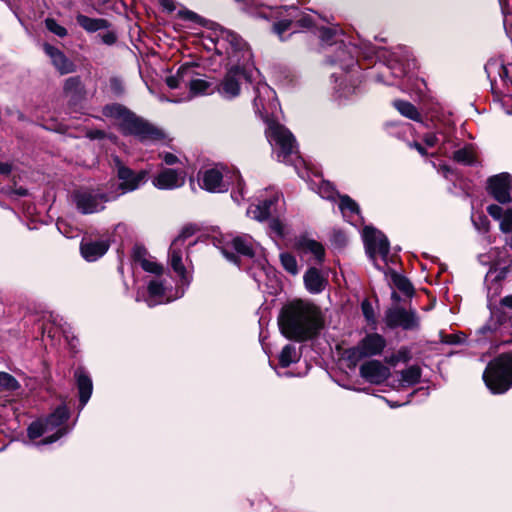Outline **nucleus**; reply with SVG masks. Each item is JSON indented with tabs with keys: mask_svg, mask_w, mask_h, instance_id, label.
<instances>
[{
	"mask_svg": "<svg viewBox=\"0 0 512 512\" xmlns=\"http://www.w3.org/2000/svg\"><path fill=\"white\" fill-rule=\"evenodd\" d=\"M266 137L279 162L297 166L296 161L300 160L298 147L294 136L286 127L270 121L266 129Z\"/></svg>",
	"mask_w": 512,
	"mask_h": 512,
	"instance_id": "6e6552de",
	"label": "nucleus"
},
{
	"mask_svg": "<svg viewBox=\"0 0 512 512\" xmlns=\"http://www.w3.org/2000/svg\"><path fill=\"white\" fill-rule=\"evenodd\" d=\"M64 95L69 98L73 104L78 103L84 98L85 88L78 76L70 77L65 80L63 87Z\"/></svg>",
	"mask_w": 512,
	"mask_h": 512,
	"instance_id": "7c9ffc66",
	"label": "nucleus"
},
{
	"mask_svg": "<svg viewBox=\"0 0 512 512\" xmlns=\"http://www.w3.org/2000/svg\"><path fill=\"white\" fill-rule=\"evenodd\" d=\"M510 330V328L508 330H503L502 332L501 331H497V332H493V331H487L485 334H481L479 331L477 332L478 335H479V338L477 339L478 342H482L483 340L485 339H489L491 342L493 343H496V346H499V343H510L511 340L507 339V340H500V338L508 333Z\"/></svg>",
	"mask_w": 512,
	"mask_h": 512,
	"instance_id": "de8ad7c7",
	"label": "nucleus"
},
{
	"mask_svg": "<svg viewBox=\"0 0 512 512\" xmlns=\"http://www.w3.org/2000/svg\"><path fill=\"white\" fill-rule=\"evenodd\" d=\"M114 165L120 181L118 188L121 191V195L135 191L147 181L149 171L146 169L135 172L126 167L117 156L114 157Z\"/></svg>",
	"mask_w": 512,
	"mask_h": 512,
	"instance_id": "4468645a",
	"label": "nucleus"
},
{
	"mask_svg": "<svg viewBox=\"0 0 512 512\" xmlns=\"http://www.w3.org/2000/svg\"><path fill=\"white\" fill-rule=\"evenodd\" d=\"M393 106L402 116L416 122L422 121L420 112L412 103L404 100H395Z\"/></svg>",
	"mask_w": 512,
	"mask_h": 512,
	"instance_id": "e433bc0d",
	"label": "nucleus"
},
{
	"mask_svg": "<svg viewBox=\"0 0 512 512\" xmlns=\"http://www.w3.org/2000/svg\"><path fill=\"white\" fill-rule=\"evenodd\" d=\"M187 231H183L181 235L174 239L169 249V261L172 269L180 278L182 285H189L190 277L186 272L183 264V256L186 253Z\"/></svg>",
	"mask_w": 512,
	"mask_h": 512,
	"instance_id": "a211bd4d",
	"label": "nucleus"
},
{
	"mask_svg": "<svg viewBox=\"0 0 512 512\" xmlns=\"http://www.w3.org/2000/svg\"><path fill=\"white\" fill-rule=\"evenodd\" d=\"M351 48L356 50L355 46H347L343 43L339 44L336 49L335 57L330 60L331 64L339 65L343 70L339 76L336 75V73L331 75V79L334 81L333 99L339 104L352 98V96L360 91L358 80L350 74L357 66V60Z\"/></svg>",
	"mask_w": 512,
	"mask_h": 512,
	"instance_id": "20e7f679",
	"label": "nucleus"
},
{
	"mask_svg": "<svg viewBox=\"0 0 512 512\" xmlns=\"http://www.w3.org/2000/svg\"><path fill=\"white\" fill-rule=\"evenodd\" d=\"M278 359L280 366L286 368L291 364L298 362L300 359V353L295 345L287 344L282 348Z\"/></svg>",
	"mask_w": 512,
	"mask_h": 512,
	"instance_id": "58836bf2",
	"label": "nucleus"
},
{
	"mask_svg": "<svg viewBox=\"0 0 512 512\" xmlns=\"http://www.w3.org/2000/svg\"><path fill=\"white\" fill-rule=\"evenodd\" d=\"M483 380L493 394H503L512 387V352L503 353L490 361Z\"/></svg>",
	"mask_w": 512,
	"mask_h": 512,
	"instance_id": "1a4fd4ad",
	"label": "nucleus"
},
{
	"mask_svg": "<svg viewBox=\"0 0 512 512\" xmlns=\"http://www.w3.org/2000/svg\"><path fill=\"white\" fill-rule=\"evenodd\" d=\"M472 222L474 224V227L477 229V231H479L481 233L488 232L489 220L485 215H483V214L473 215Z\"/></svg>",
	"mask_w": 512,
	"mask_h": 512,
	"instance_id": "8fccbe9b",
	"label": "nucleus"
},
{
	"mask_svg": "<svg viewBox=\"0 0 512 512\" xmlns=\"http://www.w3.org/2000/svg\"><path fill=\"white\" fill-rule=\"evenodd\" d=\"M339 198V209L343 217L351 224L356 225L361 218L358 204L348 195L339 196Z\"/></svg>",
	"mask_w": 512,
	"mask_h": 512,
	"instance_id": "2f4dec72",
	"label": "nucleus"
},
{
	"mask_svg": "<svg viewBox=\"0 0 512 512\" xmlns=\"http://www.w3.org/2000/svg\"><path fill=\"white\" fill-rule=\"evenodd\" d=\"M363 240L366 248V253L377 266V255L384 261H388L390 244L387 237L380 231L371 226H366L363 229Z\"/></svg>",
	"mask_w": 512,
	"mask_h": 512,
	"instance_id": "f8f14e48",
	"label": "nucleus"
},
{
	"mask_svg": "<svg viewBox=\"0 0 512 512\" xmlns=\"http://www.w3.org/2000/svg\"><path fill=\"white\" fill-rule=\"evenodd\" d=\"M310 187L323 199L334 201L338 196L334 186L330 182L324 181L321 178L313 180L310 184Z\"/></svg>",
	"mask_w": 512,
	"mask_h": 512,
	"instance_id": "c9c22d12",
	"label": "nucleus"
},
{
	"mask_svg": "<svg viewBox=\"0 0 512 512\" xmlns=\"http://www.w3.org/2000/svg\"><path fill=\"white\" fill-rule=\"evenodd\" d=\"M410 50L406 46L395 47L387 57V69L395 78L405 76L413 65Z\"/></svg>",
	"mask_w": 512,
	"mask_h": 512,
	"instance_id": "6ab92c4d",
	"label": "nucleus"
},
{
	"mask_svg": "<svg viewBox=\"0 0 512 512\" xmlns=\"http://www.w3.org/2000/svg\"><path fill=\"white\" fill-rule=\"evenodd\" d=\"M453 159L464 165H472L475 162V152L472 146H465L454 152Z\"/></svg>",
	"mask_w": 512,
	"mask_h": 512,
	"instance_id": "79ce46f5",
	"label": "nucleus"
},
{
	"mask_svg": "<svg viewBox=\"0 0 512 512\" xmlns=\"http://www.w3.org/2000/svg\"><path fill=\"white\" fill-rule=\"evenodd\" d=\"M270 233L278 238H284L289 233L288 226L280 219H271L269 222Z\"/></svg>",
	"mask_w": 512,
	"mask_h": 512,
	"instance_id": "49530a36",
	"label": "nucleus"
},
{
	"mask_svg": "<svg viewBox=\"0 0 512 512\" xmlns=\"http://www.w3.org/2000/svg\"><path fill=\"white\" fill-rule=\"evenodd\" d=\"M410 146L414 147L421 155L427 154L425 148L418 142H414Z\"/></svg>",
	"mask_w": 512,
	"mask_h": 512,
	"instance_id": "0e129e2a",
	"label": "nucleus"
},
{
	"mask_svg": "<svg viewBox=\"0 0 512 512\" xmlns=\"http://www.w3.org/2000/svg\"><path fill=\"white\" fill-rule=\"evenodd\" d=\"M232 172L219 167L203 171L199 177L201 188L212 193L226 192L230 185Z\"/></svg>",
	"mask_w": 512,
	"mask_h": 512,
	"instance_id": "dca6fc26",
	"label": "nucleus"
},
{
	"mask_svg": "<svg viewBox=\"0 0 512 512\" xmlns=\"http://www.w3.org/2000/svg\"><path fill=\"white\" fill-rule=\"evenodd\" d=\"M223 245L221 246V251L223 255L230 261L236 262V256L230 252L229 250H235L238 254H241L246 257H254L256 254V250L258 245L254 242L251 236L244 235H227L223 237Z\"/></svg>",
	"mask_w": 512,
	"mask_h": 512,
	"instance_id": "ddd939ff",
	"label": "nucleus"
},
{
	"mask_svg": "<svg viewBox=\"0 0 512 512\" xmlns=\"http://www.w3.org/2000/svg\"><path fill=\"white\" fill-rule=\"evenodd\" d=\"M45 26L46 28L53 34H55L58 37H65L67 36L68 32L65 27L60 25L55 19L53 18H47L45 19Z\"/></svg>",
	"mask_w": 512,
	"mask_h": 512,
	"instance_id": "09e8293b",
	"label": "nucleus"
},
{
	"mask_svg": "<svg viewBox=\"0 0 512 512\" xmlns=\"http://www.w3.org/2000/svg\"><path fill=\"white\" fill-rule=\"evenodd\" d=\"M201 42L205 50L224 56L227 72L217 87L225 99H233L240 93L242 80L251 82L250 62L252 53L247 43L237 34L219 26H214L202 34Z\"/></svg>",
	"mask_w": 512,
	"mask_h": 512,
	"instance_id": "f257e3e1",
	"label": "nucleus"
},
{
	"mask_svg": "<svg viewBox=\"0 0 512 512\" xmlns=\"http://www.w3.org/2000/svg\"><path fill=\"white\" fill-rule=\"evenodd\" d=\"M297 247L303 254H310L314 260L321 263L325 257V249L320 242L307 237H302L297 242Z\"/></svg>",
	"mask_w": 512,
	"mask_h": 512,
	"instance_id": "c85d7f7f",
	"label": "nucleus"
},
{
	"mask_svg": "<svg viewBox=\"0 0 512 512\" xmlns=\"http://www.w3.org/2000/svg\"><path fill=\"white\" fill-rule=\"evenodd\" d=\"M147 294L144 291H137L136 301H144L149 307H154L159 304L169 303L184 295V289L178 288L174 294L169 290L162 276L152 277L147 279Z\"/></svg>",
	"mask_w": 512,
	"mask_h": 512,
	"instance_id": "9d476101",
	"label": "nucleus"
},
{
	"mask_svg": "<svg viewBox=\"0 0 512 512\" xmlns=\"http://www.w3.org/2000/svg\"><path fill=\"white\" fill-rule=\"evenodd\" d=\"M74 378L76 381V385L79 391V402L80 408L83 409L84 406L88 403L92 391H93V383L90 375L83 367H78L74 372Z\"/></svg>",
	"mask_w": 512,
	"mask_h": 512,
	"instance_id": "393cba45",
	"label": "nucleus"
},
{
	"mask_svg": "<svg viewBox=\"0 0 512 512\" xmlns=\"http://www.w3.org/2000/svg\"><path fill=\"white\" fill-rule=\"evenodd\" d=\"M304 283L310 293L318 294L324 290L326 280L317 268H310L304 275Z\"/></svg>",
	"mask_w": 512,
	"mask_h": 512,
	"instance_id": "72a5a7b5",
	"label": "nucleus"
},
{
	"mask_svg": "<svg viewBox=\"0 0 512 512\" xmlns=\"http://www.w3.org/2000/svg\"><path fill=\"white\" fill-rule=\"evenodd\" d=\"M386 346V340L378 333L367 334L359 343L345 351V358L356 366L364 358L380 355Z\"/></svg>",
	"mask_w": 512,
	"mask_h": 512,
	"instance_id": "9b49d317",
	"label": "nucleus"
},
{
	"mask_svg": "<svg viewBox=\"0 0 512 512\" xmlns=\"http://www.w3.org/2000/svg\"><path fill=\"white\" fill-rule=\"evenodd\" d=\"M253 107L255 113L261 118L266 119L269 112L277 107L275 91L266 83L258 82L253 86Z\"/></svg>",
	"mask_w": 512,
	"mask_h": 512,
	"instance_id": "f3484780",
	"label": "nucleus"
},
{
	"mask_svg": "<svg viewBox=\"0 0 512 512\" xmlns=\"http://www.w3.org/2000/svg\"><path fill=\"white\" fill-rule=\"evenodd\" d=\"M289 11V17L288 19H282L274 24L273 30L274 32L280 37L281 40H283V35L286 31H289L293 28L294 19L297 16L294 15L297 13V7L291 6L287 9Z\"/></svg>",
	"mask_w": 512,
	"mask_h": 512,
	"instance_id": "ea45409f",
	"label": "nucleus"
},
{
	"mask_svg": "<svg viewBox=\"0 0 512 512\" xmlns=\"http://www.w3.org/2000/svg\"><path fill=\"white\" fill-rule=\"evenodd\" d=\"M43 49L61 74H68L74 71V64L58 48L45 43Z\"/></svg>",
	"mask_w": 512,
	"mask_h": 512,
	"instance_id": "bb28decb",
	"label": "nucleus"
},
{
	"mask_svg": "<svg viewBox=\"0 0 512 512\" xmlns=\"http://www.w3.org/2000/svg\"><path fill=\"white\" fill-rule=\"evenodd\" d=\"M19 382L14 376L7 372L0 371V389L15 391L19 388Z\"/></svg>",
	"mask_w": 512,
	"mask_h": 512,
	"instance_id": "a18cd8bd",
	"label": "nucleus"
},
{
	"mask_svg": "<svg viewBox=\"0 0 512 512\" xmlns=\"http://www.w3.org/2000/svg\"><path fill=\"white\" fill-rule=\"evenodd\" d=\"M506 276V270H501L494 276V272L492 269L486 274L485 281L487 283V302L488 308L491 312V317L489 321L479 328V332L481 334H485L487 331H503L508 330L512 327L511 317L500 311L497 306L496 298L499 296L501 292V280Z\"/></svg>",
	"mask_w": 512,
	"mask_h": 512,
	"instance_id": "423d86ee",
	"label": "nucleus"
},
{
	"mask_svg": "<svg viewBox=\"0 0 512 512\" xmlns=\"http://www.w3.org/2000/svg\"><path fill=\"white\" fill-rule=\"evenodd\" d=\"M109 86H110V89L111 91L116 94V95H120L123 93L124 91V86H123V82L121 79L117 78V77H112L109 81Z\"/></svg>",
	"mask_w": 512,
	"mask_h": 512,
	"instance_id": "5fc2aeb1",
	"label": "nucleus"
},
{
	"mask_svg": "<svg viewBox=\"0 0 512 512\" xmlns=\"http://www.w3.org/2000/svg\"><path fill=\"white\" fill-rule=\"evenodd\" d=\"M385 322L390 328L401 327L404 330H413L419 325L416 312L401 307L389 309L386 312Z\"/></svg>",
	"mask_w": 512,
	"mask_h": 512,
	"instance_id": "412c9836",
	"label": "nucleus"
},
{
	"mask_svg": "<svg viewBox=\"0 0 512 512\" xmlns=\"http://www.w3.org/2000/svg\"><path fill=\"white\" fill-rule=\"evenodd\" d=\"M488 214L495 220L500 221V230L503 233L512 231V209L503 210L497 204H492L487 207Z\"/></svg>",
	"mask_w": 512,
	"mask_h": 512,
	"instance_id": "c756f323",
	"label": "nucleus"
},
{
	"mask_svg": "<svg viewBox=\"0 0 512 512\" xmlns=\"http://www.w3.org/2000/svg\"><path fill=\"white\" fill-rule=\"evenodd\" d=\"M230 184L235 185L231 192V197L236 203H240L244 199V182L239 172H232Z\"/></svg>",
	"mask_w": 512,
	"mask_h": 512,
	"instance_id": "a19ab883",
	"label": "nucleus"
},
{
	"mask_svg": "<svg viewBox=\"0 0 512 512\" xmlns=\"http://www.w3.org/2000/svg\"><path fill=\"white\" fill-rule=\"evenodd\" d=\"M11 172V165L8 163L0 162V175H8Z\"/></svg>",
	"mask_w": 512,
	"mask_h": 512,
	"instance_id": "e2e57ef3",
	"label": "nucleus"
},
{
	"mask_svg": "<svg viewBox=\"0 0 512 512\" xmlns=\"http://www.w3.org/2000/svg\"><path fill=\"white\" fill-rule=\"evenodd\" d=\"M360 375L370 383L380 384L388 378L390 370L381 362L371 360L361 365Z\"/></svg>",
	"mask_w": 512,
	"mask_h": 512,
	"instance_id": "b1692460",
	"label": "nucleus"
},
{
	"mask_svg": "<svg viewBox=\"0 0 512 512\" xmlns=\"http://www.w3.org/2000/svg\"><path fill=\"white\" fill-rule=\"evenodd\" d=\"M281 333L288 339L304 341L323 327L320 309L312 302L294 300L283 307L279 316Z\"/></svg>",
	"mask_w": 512,
	"mask_h": 512,
	"instance_id": "f03ea898",
	"label": "nucleus"
},
{
	"mask_svg": "<svg viewBox=\"0 0 512 512\" xmlns=\"http://www.w3.org/2000/svg\"><path fill=\"white\" fill-rule=\"evenodd\" d=\"M421 368L417 365L409 366L400 373V385L409 387L417 384L421 378Z\"/></svg>",
	"mask_w": 512,
	"mask_h": 512,
	"instance_id": "4c0bfd02",
	"label": "nucleus"
},
{
	"mask_svg": "<svg viewBox=\"0 0 512 512\" xmlns=\"http://www.w3.org/2000/svg\"><path fill=\"white\" fill-rule=\"evenodd\" d=\"M69 418V410L62 405L55 409L48 417L38 419L32 422L27 429L30 440H35L45 434L51 433L43 440L36 442V446L47 445L56 442L58 439L66 435L70 429L65 425Z\"/></svg>",
	"mask_w": 512,
	"mask_h": 512,
	"instance_id": "39448f33",
	"label": "nucleus"
},
{
	"mask_svg": "<svg viewBox=\"0 0 512 512\" xmlns=\"http://www.w3.org/2000/svg\"><path fill=\"white\" fill-rule=\"evenodd\" d=\"M440 340L442 343L445 344H460L463 343L465 340V334L460 333H454V334H442L440 335Z\"/></svg>",
	"mask_w": 512,
	"mask_h": 512,
	"instance_id": "3c124183",
	"label": "nucleus"
},
{
	"mask_svg": "<svg viewBox=\"0 0 512 512\" xmlns=\"http://www.w3.org/2000/svg\"><path fill=\"white\" fill-rule=\"evenodd\" d=\"M166 165H174L178 162V157L172 153H164L159 155Z\"/></svg>",
	"mask_w": 512,
	"mask_h": 512,
	"instance_id": "13d9d810",
	"label": "nucleus"
},
{
	"mask_svg": "<svg viewBox=\"0 0 512 512\" xmlns=\"http://www.w3.org/2000/svg\"><path fill=\"white\" fill-rule=\"evenodd\" d=\"M202 66L196 62H185L177 70L176 74L166 78V84L171 89L180 88L182 85L189 87L190 99L192 96L209 94L212 91V83L203 78Z\"/></svg>",
	"mask_w": 512,
	"mask_h": 512,
	"instance_id": "0eeeda50",
	"label": "nucleus"
},
{
	"mask_svg": "<svg viewBox=\"0 0 512 512\" xmlns=\"http://www.w3.org/2000/svg\"><path fill=\"white\" fill-rule=\"evenodd\" d=\"M104 136V132L103 131H100V130H96V131H91L89 133V137L92 138V139H100Z\"/></svg>",
	"mask_w": 512,
	"mask_h": 512,
	"instance_id": "69168bd1",
	"label": "nucleus"
},
{
	"mask_svg": "<svg viewBox=\"0 0 512 512\" xmlns=\"http://www.w3.org/2000/svg\"><path fill=\"white\" fill-rule=\"evenodd\" d=\"M423 141L428 147H434V146L440 144L439 150H440V153H442L443 155H447L449 149L455 146V144H454L453 140L450 138V136H448L444 132H439L438 134L427 133L423 137Z\"/></svg>",
	"mask_w": 512,
	"mask_h": 512,
	"instance_id": "473e14b6",
	"label": "nucleus"
},
{
	"mask_svg": "<svg viewBox=\"0 0 512 512\" xmlns=\"http://www.w3.org/2000/svg\"><path fill=\"white\" fill-rule=\"evenodd\" d=\"M441 173L444 175V177L448 178L449 174L452 173V170L447 165H442L440 167Z\"/></svg>",
	"mask_w": 512,
	"mask_h": 512,
	"instance_id": "338daca9",
	"label": "nucleus"
},
{
	"mask_svg": "<svg viewBox=\"0 0 512 512\" xmlns=\"http://www.w3.org/2000/svg\"><path fill=\"white\" fill-rule=\"evenodd\" d=\"M502 307H506L512 310V295H508L500 300V310Z\"/></svg>",
	"mask_w": 512,
	"mask_h": 512,
	"instance_id": "052dcab7",
	"label": "nucleus"
},
{
	"mask_svg": "<svg viewBox=\"0 0 512 512\" xmlns=\"http://www.w3.org/2000/svg\"><path fill=\"white\" fill-rule=\"evenodd\" d=\"M362 311L367 320H371L374 317L373 309L368 301L362 302Z\"/></svg>",
	"mask_w": 512,
	"mask_h": 512,
	"instance_id": "bf43d9fd",
	"label": "nucleus"
},
{
	"mask_svg": "<svg viewBox=\"0 0 512 512\" xmlns=\"http://www.w3.org/2000/svg\"><path fill=\"white\" fill-rule=\"evenodd\" d=\"M335 36V30L322 27L319 29V37L323 43H330Z\"/></svg>",
	"mask_w": 512,
	"mask_h": 512,
	"instance_id": "6e6d98bb",
	"label": "nucleus"
},
{
	"mask_svg": "<svg viewBox=\"0 0 512 512\" xmlns=\"http://www.w3.org/2000/svg\"><path fill=\"white\" fill-rule=\"evenodd\" d=\"M161 5L169 12H172L175 10V4L173 0H160Z\"/></svg>",
	"mask_w": 512,
	"mask_h": 512,
	"instance_id": "680f3d73",
	"label": "nucleus"
},
{
	"mask_svg": "<svg viewBox=\"0 0 512 512\" xmlns=\"http://www.w3.org/2000/svg\"><path fill=\"white\" fill-rule=\"evenodd\" d=\"M111 200L106 194L91 191L78 190L73 194V201L76 208L82 214H92L102 211L105 203Z\"/></svg>",
	"mask_w": 512,
	"mask_h": 512,
	"instance_id": "2eb2a0df",
	"label": "nucleus"
},
{
	"mask_svg": "<svg viewBox=\"0 0 512 512\" xmlns=\"http://www.w3.org/2000/svg\"><path fill=\"white\" fill-rule=\"evenodd\" d=\"M478 259L483 265H488L490 263L489 257L486 255H479Z\"/></svg>",
	"mask_w": 512,
	"mask_h": 512,
	"instance_id": "774afa93",
	"label": "nucleus"
},
{
	"mask_svg": "<svg viewBox=\"0 0 512 512\" xmlns=\"http://www.w3.org/2000/svg\"><path fill=\"white\" fill-rule=\"evenodd\" d=\"M282 195L276 190H270L268 196L258 204L250 205L247 209V216L259 222L267 220L274 212Z\"/></svg>",
	"mask_w": 512,
	"mask_h": 512,
	"instance_id": "aec40b11",
	"label": "nucleus"
},
{
	"mask_svg": "<svg viewBox=\"0 0 512 512\" xmlns=\"http://www.w3.org/2000/svg\"><path fill=\"white\" fill-rule=\"evenodd\" d=\"M178 15L184 20H188V21H192V22H196V23H201V21H202V18L198 14H196L195 12H193L191 10H187V9L180 10L178 12Z\"/></svg>",
	"mask_w": 512,
	"mask_h": 512,
	"instance_id": "864d4df0",
	"label": "nucleus"
},
{
	"mask_svg": "<svg viewBox=\"0 0 512 512\" xmlns=\"http://www.w3.org/2000/svg\"><path fill=\"white\" fill-rule=\"evenodd\" d=\"M280 261L283 268L290 274L296 275L298 273V263L294 255L288 252L280 254Z\"/></svg>",
	"mask_w": 512,
	"mask_h": 512,
	"instance_id": "37998d69",
	"label": "nucleus"
},
{
	"mask_svg": "<svg viewBox=\"0 0 512 512\" xmlns=\"http://www.w3.org/2000/svg\"><path fill=\"white\" fill-rule=\"evenodd\" d=\"M134 261L145 272L151 273L153 277L162 276L163 266L157 263L152 257H147L145 249L140 247L135 248Z\"/></svg>",
	"mask_w": 512,
	"mask_h": 512,
	"instance_id": "cd10ccee",
	"label": "nucleus"
},
{
	"mask_svg": "<svg viewBox=\"0 0 512 512\" xmlns=\"http://www.w3.org/2000/svg\"><path fill=\"white\" fill-rule=\"evenodd\" d=\"M297 17L294 19V24H297L300 27H311L313 25V19L308 14L300 15L299 11L297 10V13L295 14Z\"/></svg>",
	"mask_w": 512,
	"mask_h": 512,
	"instance_id": "603ef678",
	"label": "nucleus"
},
{
	"mask_svg": "<svg viewBox=\"0 0 512 512\" xmlns=\"http://www.w3.org/2000/svg\"><path fill=\"white\" fill-rule=\"evenodd\" d=\"M392 281H393V284L405 295L411 296L413 294V292H414L413 286L406 277H404L400 274H397V273H393Z\"/></svg>",
	"mask_w": 512,
	"mask_h": 512,
	"instance_id": "c03bdc74",
	"label": "nucleus"
},
{
	"mask_svg": "<svg viewBox=\"0 0 512 512\" xmlns=\"http://www.w3.org/2000/svg\"><path fill=\"white\" fill-rule=\"evenodd\" d=\"M511 183L512 176L509 173H500L488 179L487 189L496 201L506 204L511 201Z\"/></svg>",
	"mask_w": 512,
	"mask_h": 512,
	"instance_id": "4be33fe9",
	"label": "nucleus"
},
{
	"mask_svg": "<svg viewBox=\"0 0 512 512\" xmlns=\"http://www.w3.org/2000/svg\"><path fill=\"white\" fill-rule=\"evenodd\" d=\"M109 248L106 240H83L80 245V251L83 258L89 262H94L102 257Z\"/></svg>",
	"mask_w": 512,
	"mask_h": 512,
	"instance_id": "a878e982",
	"label": "nucleus"
},
{
	"mask_svg": "<svg viewBox=\"0 0 512 512\" xmlns=\"http://www.w3.org/2000/svg\"><path fill=\"white\" fill-rule=\"evenodd\" d=\"M99 37L101 38L102 43L109 46L113 45L117 40V36L113 31H107L103 34H100Z\"/></svg>",
	"mask_w": 512,
	"mask_h": 512,
	"instance_id": "4d7b16f0",
	"label": "nucleus"
},
{
	"mask_svg": "<svg viewBox=\"0 0 512 512\" xmlns=\"http://www.w3.org/2000/svg\"><path fill=\"white\" fill-rule=\"evenodd\" d=\"M103 115L116 121L125 136H133L142 143L155 142L164 138V132L146 119L137 116L124 105L108 104L103 107Z\"/></svg>",
	"mask_w": 512,
	"mask_h": 512,
	"instance_id": "7ed1b4c3",
	"label": "nucleus"
},
{
	"mask_svg": "<svg viewBox=\"0 0 512 512\" xmlns=\"http://www.w3.org/2000/svg\"><path fill=\"white\" fill-rule=\"evenodd\" d=\"M185 183V172L171 168L162 169L152 179V184L160 190H173L180 188Z\"/></svg>",
	"mask_w": 512,
	"mask_h": 512,
	"instance_id": "5701e85b",
	"label": "nucleus"
},
{
	"mask_svg": "<svg viewBox=\"0 0 512 512\" xmlns=\"http://www.w3.org/2000/svg\"><path fill=\"white\" fill-rule=\"evenodd\" d=\"M76 20L79 26L88 33H94L110 27L108 20L103 18H91L83 14H78Z\"/></svg>",
	"mask_w": 512,
	"mask_h": 512,
	"instance_id": "f704fd0d",
	"label": "nucleus"
}]
</instances>
